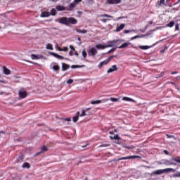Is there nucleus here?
Returning <instances> with one entry per match:
<instances>
[{"label": "nucleus", "mask_w": 180, "mask_h": 180, "mask_svg": "<svg viewBox=\"0 0 180 180\" xmlns=\"http://www.w3.org/2000/svg\"><path fill=\"white\" fill-rule=\"evenodd\" d=\"M117 41H110L107 44H97L96 45V49L97 50H105V49H108V47H113L115 44H116Z\"/></svg>", "instance_id": "obj_1"}, {"label": "nucleus", "mask_w": 180, "mask_h": 180, "mask_svg": "<svg viewBox=\"0 0 180 180\" xmlns=\"http://www.w3.org/2000/svg\"><path fill=\"white\" fill-rule=\"evenodd\" d=\"M134 158H140V156H139V155H132V156L122 157L121 158L115 159L114 161H122V160H133Z\"/></svg>", "instance_id": "obj_2"}, {"label": "nucleus", "mask_w": 180, "mask_h": 180, "mask_svg": "<svg viewBox=\"0 0 180 180\" xmlns=\"http://www.w3.org/2000/svg\"><path fill=\"white\" fill-rule=\"evenodd\" d=\"M112 58H113V56H110L108 58L105 59V60L99 63V65H98V68H102V67L103 65H108V63H109V61H110V60H112Z\"/></svg>", "instance_id": "obj_3"}, {"label": "nucleus", "mask_w": 180, "mask_h": 180, "mask_svg": "<svg viewBox=\"0 0 180 180\" xmlns=\"http://www.w3.org/2000/svg\"><path fill=\"white\" fill-rule=\"evenodd\" d=\"M68 26H70V25H77L78 23V20L72 17H70V18H68Z\"/></svg>", "instance_id": "obj_4"}, {"label": "nucleus", "mask_w": 180, "mask_h": 180, "mask_svg": "<svg viewBox=\"0 0 180 180\" xmlns=\"http://www.w3.org/2000/svg\"><path fill=\"white\" fill-rule=\"evenodd\" d=\"M88 54L90 56H96L98 54V50L95 48H91L88 51Z\"/></svg>", "instance_id": "obj_5"}, {"label": "nucleus", "mask_w": 180, "mask_h": 180, "mask_svg": "<svg viewBox=\"0 0 180 180\" xmlns=\"http://www.w3.org/2000/svg\"><path fill=\"white\" fill-rule=\"evenodd\" d=\"M18 95H19L20 99H25V98H26L27 96V92L25 90H20L18 92Z\"/></svg>", "instance_id": "obj_6"}, {"label": "nucleus", "mask_w": 180, "mask_h": 180, "mask_svg": "<svg viewBox=\"0 0 180 180\" xmlns=\"http://www.w3.org/2000/svg\"><path fill=\"white\" fill-rule=\"evenodd\" d=\"M59 23H61V25H65V26H68V18H61L59 20Z\"/></svg>", "instance_id": "obj_7"}, {"label": "nucleus", "mask_w": 180, "mask_h": 180, "mask_svg": "<svg viewBox=\"0 0 180 180\" xmlns=\"http://www.w3.org/2000/svg\"><path fill=\"white\" fill-rule=\"evenodd\" d=\"M115 71H117V66L114 65L111 66L108 70L107 74H110L111 72H115Z\"/></svg>", "instance_id": "obj_8"}, {"label": "nucleus", "mask_w": 180, "mask_h": 180, "mask_svg": "<svg viewBox=\"0 0 180 180\" xmlns=\"http://www.w3.org/2000/svg\"><path fill=\"white\" fill-rule=\"evenodd\" d=\"M106 2L108 5H115L116 4H120L122 0H106Z\"/></svg>", "instance_id": "obj_9"}, {"label": "nucleus", "mask_w": 180, "mask_h": 180, "mask_svg": "<svg viewBox=\"0 0 180 180\" xmlns=\"http://www.w3.org/2000/svg\"><path fill=\"white\" fill-rule=\"evenodd\" d=\"M110 139L111 140H120V137H119V135L115 134L113 132H110Z\"/></svg>", "instance_id": "obj_10"}, {"label": "nucleus", "mask_w": 180, "mask_h": 180, "mask_svg": "<svg viewBox=\"0 0 180 180\" xmlns=\"http://www.w3.org/2000/svg\"><path fill=\"white\" fill-rule=\"evenodd\" d=\"M49 54L51 56H53V57H56V58H58V60H64V57L61 56L54 52H50Z\"/></svg>", "instance_id": "obj_11"}, {"label": "nucleus", "mask_w": 180, "mask_h": 180, "mask_svg": "<svg viewBox=\"0 0 180 180\" xmlns=\"http://www.w3.org/2000/svg\"><path fill=\"white\" fill-rule=\"evenodd\" d=\"M49 54L51 56H53V57H56V58H58V60H64V57L61 56L54 52H50Z\"/></svg>", "instance_id": "obj_12"}, {"label": "nucleus", "mask_w": 180, "mask_h": 180, "mask_svg": "<svg viewBox=\"0 0 180 180\" xmlns=\"http://www.w3.org/2000/svg\"><path fill=\"white\" fill-rule=\"evenodd\" d=\"M162 171H163V174H168L169 172H176L175 169H172V168L162 169Z\"/></svg>", "instance_id": "obj_13"}, {"label": "nucleus", "mask_w": 180, "mask_h": 180, "mask_svg": "<svg viewBox=\"0 0 180 180\" xmlns=\"http://www.w3.org/2000/svg\"><path fill=\"white\" fill-rule=\"evenodd\" d=\"M162 174H164L163 173V170H162V169H158V170L153 171L151 173V175H162Z\"/></svg>", "instance_id": "obj_14"}, {"label": "nucleus", "mask_w": 180, "mask_h": 180, "mask_svg": "<svg viewBox=\"0 0 180 180\" xmlns=\"http://www.w3.org/2000/svg\"><path fill=\"white\" fill-rule=\"evenodd\" d=\"M51 66L54 71H58L60 70V66H58V65L56 63H51Z\"/></svg>", "instance_id": "obj_15"}, {"label": "nucleus", "mask_w": 180, "mask_h": 180, "mask_svg": "<svg viewBox=\"0 0 180 180\" xmlns=\"http://www.w3.org/2000/svg\"><path fill=\"white\" fill-rule=\"evenodd\" d=\"M31 58L32 60H40V58H43V56L32 54L31 55Z\"/></svg>", "instance_id": "obj_16"}, {"label": "nucleus", "mask_w": 180, "mask_h": 180, "mask_svg": "<svg viewBox=\"0 0 180 180\" xmlns=\"http://www.w3.org/2000/svg\"><path fill=\"white\" fill-rule=\"evenodd\" d=\"M49 16H50V13L48 11H44L40 15L41 18H49Z\"/></svg>", "instance_id": "obj_17"}, {"label": "nucleus", "mask_w": 180, "mask_h": 180, "mask_svg": "<svg viewBox=\"0 0 180 180\" xmlns=\"http://www.w3.org/2000/svg\"><path fill=\"white\" fill-rule=\"evenodd\" d=\"M3 72H4V74H5V75H11V70L5 66L3 67Z\"/></svg>", "instance_id": "obj_18"}, {"label": "nucleus", "mask_w": 180, "mask_h": 180, "mask_svg": "<svg viewBox=\"0 0 180 180\" xmlns=\"http://www.w3.org/2000/svg\"><path fill=\"white\" fill-rule=\"evenodd\" d=\"M122 101H124L125 102H136V101L131 98L130 97H123Z\"/></svg>", "instance_id": "obj_19"}, {"label": "nucleus", "mask_w": 180, "mask_h": 180, "mask_svg": "<svg viewBox=\"0 0 180 180\" xmlns=\"http://www.w3.org/2000/svg\"><path fill=\"white\" fill-rule=\"evenodd\" d=\"M125 26L126 25L124 24H121L120 26L117 27L116 32H120V30H123Z\"/></svg>", "instance_id": "obj_20"}, {"label": "nucleus", "mask_w": 180, "mask_h": 180, "mask_svg": "<svg viewBox=\"0 0 180 180\" xmlns=\"http://www.w3.org/2000/svg\"><path fill=\"white\" fill-rule=\"evenodd\" d=\"M56 9L59 11H65V7H64V6L58 5L56 6Z\"/></svg>", "instance_id": "obj_21"}, {"label": "nucleus", "mask_w": 180, "mask_h": 180, "mask_svg": "<svg viewBox=\"0 0 180 180\" xmlns=\"http://www.w3.org/2000/svg\"><path fill=\"white\" fill-rule=\"evenodd\" d=\"M69 48L70 49V51L69 52L70 56H74V51H75V49L74 48V46H72V45H70Z\"/></svg>", "instance_id": "obj_22"}, {"label": "nucleus", "mask_w": 180, "mask_h": 180, "mask_svg": "<svg viewBox=\"0 0 180 180\" xmlns=\"http://www.w3.org/2000/svg\"><path fill=\"white\" fill-rule=\"evenodd\" d=\"M79 117H80L79 112H77V115L73 117L72 122H74L75 123V122H78V119H79Z\"/></svg>", "instance_id": "obj_23"}, {"label": "nucleus", "mask_w": 180, "mask_h": 180, "mask_svg": "<svg viewBox=\"0 0 180 180\" xmlns=\"http://www.w3.org/2000/svg\"><path fill=\"white\" fill-rule=\"evenodd\" d=\"M22 168H27V169H29V168H30V164H29V162H24L22 165Z\"/></svg>", "instance_id": "obj_24"}, {"label": "nucleus", "mask_w": 180, "mask_h": 180, "mask_svg": "<svg viewBox=\"0 0 180 180\" xmlns=\"http://www.w3.org/2000/svg\"><path fill=\"white\" fill-rule=\"evenodd\" d=\"M139 48L141 49V50H148V49H151V46H140Z\"/></svg>", "instance_id": "obj_25"}, {"label": "nucleus", "mask_w": 180, "mask_h": 180, "mask_svg": "<svg viewBox=\"0 0 180 180\" xmlns=\"http://www.w3.org/2000/svg\"><path fill=\"white\" fill-rule=\"evenodd\" d=\"M76 32H77V33H82V34H85V33H87V32H88V31H86V30H81V29H77V30H76Z\"/></svg>", "instance_id": "obj_26"}, {"label": "nucleus", "mask_w": 180, "mask_h": 180, "mask_svg": "<svg viewBox=\"0 0 180 180\" xmlns=\"http://www.w3.org/2000/svg\"><path fill=\"white\" fill-rule=\"evenodd\" d=\"M62 68H63V71H67V70H68V68H70V65H68L65 63H63L62 65Z\"/></svg>", "instance_id": "obj_27"}, {"label": "nucleus", "mask_w": 180, "mask_h": 180, "mask_svg": "<svg viewBox=\"0 0 180 180\" xmlns=\"http://www.w3.org/2000/svg\"><path fill=\"white\" fill-rule=\"evenodd\" d=\"M99 103H102V101L96 100V101H93L91 102V105H98Z\"/></svg>", "instance_id": "obj_28"}, {"label": "nucleus", "mask_w": 180, "mask_h": 180, "mask_svg": "<svg viewBox=\"0 0 180 180\" xmlns=\"http://www.w3.org/2000/svg\"><path fill=\"white\" fill-rule=\"evenodd\" d=\"M174 25H175V22L171 21L167 25H166V27H174Z\"/></svg>", "instance_id": "obj_29"}, {"label": "nucleus", "mask_w": 180, "mask_h": 180, "mask_svg": "<svg viewBox=\"0 0 180 180\" xmlns=\"http://www.w3.org/2000/svg\"><path fill=\"white\" fill-rule=\"evenodd\" d=\"M130 44V43H124L121 46H119V49H126Z\"/></svg>", "instance_id": "obj_30"}, {"label": "nucleus", "mask_w": 180, "mask_h": 180, "mask_svg": "<svg viewBox=\"0 0 180 180\" xmlns=\"http://www.w3.org/2000/svg\"><path fill=\"white\" fill-rule=\"evenodd\" d=\"M57 13V11H56V8H52L51 10L50 15H51L52 16H56Z\"/></svg>", "instance_id": "obj_31"}, {"label": "nucleus", "mask_w": 180, "mask_h": 180, "mask_svg": "<svg viewBox=\"0 0 180 180\" xmlns=\"http://www.w3.org/2000/svg\"><path fill=\"white\" fill-rule=\"evenodd\" d=\"M88 114L86 113V110H82V113L79 115L80 117H84V116H86Z\"/></svg>", "instance_id": "obj_32"}, {"label": "nucleus", "mask_w": 180, "mask_h": 180, "mask_svg": "<svg viewBox=\"0 0 180 180\" xmlns=\"http://www.w3.org/2000/svg\"><path fill=\"white\" fill-rule=\"evenodd\" d=\"M142 37H144V35H136L131 38V40H135V39H141Z\"/></svg>", "instance_id": "obj_33"}, {"label": "nucleus", "mask_w": 180, "mask_h": 180, "mask_svg": "<svg viewBox=\"0 0 180 180\" xmlns=\"http://www.w3.org/2000/svg\"><path fill=\"white\" fill-rule=\"evenodd\" d=\"M46 50H53V44H48L46 46Z\"/></svg>", "instance_id": "obj_34"}, {"label": "nucleus", "mask_w": 180, "mask_h": 180, "mask_svg": "<svg viewBox=\"0 0 180 180\" xmlns=\"http://www.w3.org/2000/svg\"><path fill=\"white\" fill-rule=\"evenodd\" d=\"M82 56L83 58H86L87 53H86V51L84 49L82 52Z\"/></svg>", "instance_id": "obj_35"}, {"label": "nucleus", "mask_w": 180, "mask_h": 180, "mask_svg": "<svg viewBox=\"0 0 180 180\" xmlns=\"http://www.w3.org/2000/svg\"><path fill=\"white\" fill-rule=\"evenodd\" d=\"M173 178H180V172H178L173 174Z\"/></svg>", "instance_id": "obj_36"}, {"label": "nucleus", "mask_w": 180, "mask_h": 180, "mask_svg": "<svg viewBox=\"0 0 180 180\" xmlns=\"http://www.w3.org/2000/svg\"><path fill=\"white\" fill-rule=\"evenodd\" d=\"M47 147L46 146H42L41 147V153H44V151H47Z\"/></svg>", "instance_id": "obj_37"}, {"label": "nucleus", "mask_w": 180, "mask_h": 180, "mask_svg": "<svg viewBox=\"0 0 180 180\" xmlns=\"http://www.w3.org/2000/svg\"><path fill=\"white\" fill-rule=\"evenodd\" d=\"M110 101H111V102H118L119 101V98H110Z\"/></svg>", "instance_id": "obj_38"}, {"label": "nucleus", "mask_w": 180, "mask_h": 180, "mask_svg": "<svg viewBox=\"0 0 180 180\" xmlns=\"http://www.w3.org/2000/svg\"><path fill=\"white\" fill-rule=\"evenodd\" d=\"M72 82H74V80L72 79H68V81L66 82V84H68V85L72 84Z\"/></svg>", "instance_id": "obj_39"}, {"label": "nucleus", "mask_w": 180, "mask_h": 180, "mask_svg": "<svg viewBox=\"0 0 180 180\" xmlns=\"http://www.w3.org/2000/svg\"><path fill=\"white\" fill-rule=\"evenodd\" d=\"M101 18H112L111 15H109L108 14H103L100 15Z\"/></svg>", "instance_id": "obj_40"}, {"label": "nucleus", "mask_w": 180, "mask_h": 180, "mask_svg": "<svg viewBox=\"0 0 180 180\" xmlns=\"http://www.w3.org/2000/svg\"><path fill=\"white\" fill-rule=\"evenodd\" d=\"M131 32H136V30H125L124 31V33H125V34H127V33H130Z\"/></svg>", "instance_id": "obj_41"}, {"label": "nucleus", "mask_w": 180, "mask_h": 180, "mask_svg": "<svg viewBox=\"0 0 180 180\" xmlns=\"http://www.w3.org/2000/svg\"><path fill=\"white\" fill-rule=\"evenodd\" d=\"M82 67H84V65L79 66V65H73L71 66V68H81Z\"/></svg>", "instance_id": "obj_42"}, {"label": "nucleus", "mask_w": 180, "mask_h": 180, "mask_svg": "<svg viewBox=\"0 0 180 180\" xmlns=\"http://www.w3.org/2000/svg\"><path fill=\"white\" fill-rule=\"evenodd\" d=\"M55 49L58 51H63V49H61L60 46H58V45L55 46Z\"/></svg>", "instance_id": "obj_43"}, {"label": "nucleus", "mask_w": 180, "mask_h": 180, "mask_svg": "<svg viewBox=\"0 0 180 180\" xmlns=\"http://www.w3.org/2000/svg\"><path fill=\"white\" fill-rule=\"evenodd\" d=\"M69 7L70 8V9H73V8H75V4L71 3Z\"/></svg>", "instance_id": "obj_44"}, {"label": "nucleus", "mask_w": 180, "mask_h": 180, "mask_svg": "<svg viewBox=\"0 0 180 180\" xmlns=\"http://www.w3.org/2000/svg\"><path fill=\"white\" fill-rule=\"evenodd\" d=\"M62 51H68V47H64L63 49H62Z\"/></svg>", "instance_id": "obj_45"}, {"label": "nucleus", "mask_w": 180, "mask_h": 180, "mask_svg": "<svg viewBox=\"0 0 180 180\" xmlns=\"http://www.w3.org/2000/svg\"><path fill=\"white\" fill-rule=\"evenodd\" d=\"M166 165H176V164L167 162V163H166Z\"/></svg>", "instance_id": "obj_46"}, {"label": "nucleus", "mask_w": 180, "mask_h": 180, "mask_svg": "<svg viewBox=\"0 0 180 180\" xmlns=\"http://www.w3.org/2000/svg\"><path fill=\"white\" fill-rule=\"evenodd\" d=\"M176 30H179V24L176 25Z\"/></svg>", "instance_id": "obj_47"}, {"label": "nucleus", "mask_w": 180, "mask_h": 180, "mask_svg": "<svg viewBox=\"0 0 180 180\" xmlns=\"http://www.w3.org/2000/svg\"><path fill=\"white\" fill-rule=\"evenodd\" d=\"M160 4L164 5V4H165V0H160Z\"/></svg>", "instance_id": "obj_48"}, {"label": "nucleus", "mask_w": 180, "mask_h": 180, "mask_svg": "<svg viewBox=\"0 0 180 180\" xmlns=\"http://www.w3.org/2000/svg\"><path fill=\"white\" fill-rule=\"evenodd\" d=\"M163 27H156V30H158L160 29H163Z\"/></svg>", "instance_id": "obj_49"}, {"label": "nucleus", "mask_w": 180, "mask_h": 180, "mask_svg": "<svg viewBox=\"0 0 180 180\" xmlns=\"http://www.w3.org/2000/svg\"><path fill=\"white\" fill-rule=\"evenodd\" d=\"M168 139H171L172 137H173V139H174V136L172 135H167Z\"/></svg>", "instance_id": "obj_50"}, {"label": "nucleus", "mask_w": 180, "mask_h": 180, "mask_svg": "<svg viewBox=\"0 0 180 180\" xmlns=\"http://www.w3.org/2000/svg\"><path fill=\"white\" fill-rule=\"evenodd\" d=\"M176 162H179L180 163V159H174Z\"/></svg>", "instance_id": "obj_51"}, {"label": "nucleus", "mask_w": 180, "mask_h": 180, "mask_svg": "<svg viewBox=\"0 0 180 180\" xmlns=\"http://www.w3.org/2000/svg\"><path fill=\"white\" fill-rule=\"evenodd\" d=\"M81 1H82V0H75V2L76 4H78V2H81Z\"/></svg>", "instance_id": "obj_52"}, {"label": "nucleus", "mask_w": 180, "mask_h": 180, "mask_svg": "<svg viewBox=\"0 0 180 180\" xmlns=\"http://www.w3.org/2000/svg\"><path fill=\"white\" fill-rule=\"evenodd\" d=\"M84 110H86V112H88V110H91V108H86Z\"/></svg>", "instance_id": "obj_53"}, {"label": "nucleus", "mask_w": 180, "mask_h": 180, "mask_svg": "<svg viewBox=\"0 0 180 180\" xmlns=\"http://www.w3.org/2000/svg\"><path fill=\"white\" fill-rule=\"evenodd\" d=\"M65 120H66L67 122H71V120L70 118H66Z\"/></svg>", "instance_id": "obj_54"}, {"label": "nucleus", "mask_w": 180, "mask_h": 180, "mask_svg": "<svg viewBox=\"0 0 180 180\" xmlns=\"http://www.w3.org/2000/svg\"><path fill=\"white\" fill-rule=\"evenodd\" d=\"M101 21H103V22H108V19H103V20H101Z\"/></svg>", "instance_id": "obj_55"}, {"label": "nucleus", "mask_w": 180, "mask_h": 180, "mask_svg": "<svg viewBox=\"0 0 180 180\" xmlns=\"http://www.w3.org/2000/svg\"><path fill=\"white\" fill-rule=\"evenodd\" d=\"M75 56H77V57H78V56H79V55L77 53V52H75Z\"/></svg>", "instance_id": "obj_56"}, {"label": "nucleus", "mask_w": 180, "mask_h": 180, "mask_svg": "<svg viewBox=\"0 0 180 180\" xmlns=\"http://www.w3.org/2000/svg\"><path fill=\"white\" fill-rule=\"evenodd\" d=\"M5 134L4 131H1V133H0L1 136H2V134Z\"/></svg>", "instance_id": "obj_57"}, {"label": "nucleus", "mask_w": 180, "mask_h": 180, "mask_svg": "<svg viewBox=\"0 0 180 180\" xmlns=\"http://www.w3.org/2000/svg\"><path fill=\"white\" fill-rule=\"evenodd\" d=\"M165 154L168 155V150H165Z\"/></svg>", "instance_id": "obj_58"}, {"label": "nucleus", "mask_w": 180, "mask_h": 180, "mask_svg": "<svg viewBox=\"0 0 180 180\" xmlns=\"http://www.w3.org/2000/svg\"><path fill=\"white\" fill-rule=\"evenodd\" d=\"M0 82H2V84H5V81H1L0 80Z\"/></svg>", "instance_id": "obj_59"}, {"label": "nucleus", "mask_w": 180, "mask_h": 180, "mask_svg": "<svg viewBox=\"0 0 180 180\" xmlns=\"http://www.w3.org/2000/svg\"><path fill=\"white\" fill-rule=\"evenodd\" d=\"M172 74V75H174V74H177V72H173Z\"/></svg>", "instance_id": "obj_60"}, {"label": "nucleus", "mask_w": 180, "mask_h": 180, "mask_svg": "<svg viewBox=\"0 0 180 180\" xmlns=\"http://www.w3.org/2000/svg\"><path fill=\"white\" fill-rule=\"evenodd\" d=\"M160 41H162V40H160L156 43V44H158V43H160Z\"/></svg>", "instance_id": "obj_61"}, {"label": "nucleus", "mask_w": 180, "mask_h": 180, "mask_svg": "<svg viewBox=\"0 0 180 180\" xmlns=\"http://www.w3.org/2000/svg\"><path fill=\"white\" fill-rule=\"evenodd\" d=\"M165 51H164V50H162V51H161V53H164Z\"/></svg>", "instance_id": "obj_62"}, {"label": "nucleus", "mask_w": 180, "mask_h": 180, "mask_svg": "<svg viewBox=\"0 0 180 180\" xmlns=\"http://www.w3.org/2000/svg\"><path fill=\"white\" fill-rule=\"evenodd\" d=\"M125 148H130V147H127V146H126V147H125Z\"/></svg>", "instance_id": "obj_63"}, {"label": "nucleus", "mask_w": 180, "mask_h": 180, "mask_svg": "<svg viewBox=\"0 0 180 180\" xmlns=\"http://www.w3.org/2000/svg\"><path fill=\"white\" fill-rule=\"evenodd\" d=\"M81 13V11H78V13Z\"/></svg>", "instance_id": "obj_64"}]
</instances>
